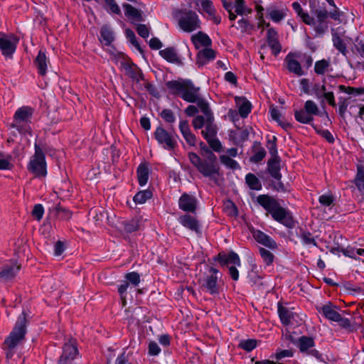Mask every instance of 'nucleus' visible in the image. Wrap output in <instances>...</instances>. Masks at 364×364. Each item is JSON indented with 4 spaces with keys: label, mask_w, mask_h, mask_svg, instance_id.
<instances>
[{
    "label": "nucleus",
    "mask_w": 364,
    "mask_h": 364,
    "mask_svg": "<svg viewBox=\"0 0 364 364\" xmlns=\"http://www.w3.org/2000/svg\"><path fill=\"white\" fill-rule=\"evenodd\" d=\"M354 45L357 52L364 58V38L357 37Z\"/></svg>",
    "instance_id": "obj_55"
},
{
    "label": "nucleus",
    "mask_w": 364,
    "mask_h": 364,
    "mask_svg": "<svg viewBox=\"0 0 364 364\" xmlns=\"http://www.w3.org/2000/svg\"><path fill=\"white\" fill-rule=\"evenodd\" d=\"M137 33L142 38H146L149 36V31L144 24H139L136 27Z\"/></svg>",
    "instance_id": "obj_63"
},
{
    "label": "nucleus",
    "mask_w": 364,
    "mask_h": 364,
    "mask_svg": "<svg viewBox=\"0 0 364 364\" xmlns=\"http://www.w3.org/2000/svg\"><path fill=\"white\" fill-rule=\"evenodd\" d=\"M318 22L325 23L328 16V12L325 9H316L314 13Z\"/></svg>",
    "instance_id": "obj_61"
},
{
    "label": "nucleus",
    "mask_w": 364,
    "mask_h": 364,
    "mask_svg": "<svg viewBox=\"0 0 364 364\" xmlns=\"http://www.w3.org/2000/svg\"><path fill=\"white\" fill-rule=\"evenodd\" d=\"M276 140V137L273 136L272 140L269 139L267 141V148L269 149V154L272 155V157H279L277 156Z\"/></svg>",
    "instance_id": "obj_58"
},
{
    "label": "nucleus",
    "mask_w": 364,
    "mask_h": 364,
    "mask_svg": "<svg viewBox=\"0 0 364 364\" xmlns=\"http://www.w3.org/2000/svg\"><path fill=\"white\" fill-rule=\"evenodd\" d=\"M103 7L109 14H121V9L115 0H103Z\"/></svg>",
    "instance_id": "obj_38"
},
{
    "label": "nucleus",
    "mask_w": 364,
    "mask_h": 364,
    "mask_svg": "<svg viewBox=\"0 0 364 364\" xmlns=\"http://www.w3.org/2000/svg\"><path fill=\"white\" fill-rule=\"evenodd\" d=\"M254 154L250 158V161L254 163L261 161L266 156V151L258 142H255L254 144Z\"/></svg>",
    "instance_id": "obj_35"
},
{
    "label": "nucleus",
    "mask_w": 364,
    "mask_h": 364,
    "mask_svg": "<svg viewBox=\"0 0 364 364\" xmlns=\"http://www.w3.org/2000/svg\"><path fill=\"white\" fill-rule=\"evenodd\" d=\"M314 128L317 134L324 138L328 143L333 144L334 143V137L333 134L328 129H323L321 128H318L317 127H314Z\"/></svg>",
    "instance_id": "obj_49"
},
{
    "label": "nucleus",
    "mask_w": 364,
    "mask_h": 364,
    "mask_svg": "<svg viewBox=\"0 0 364 364\" xmlns=\"http://www.w3.org/2000/svg\"><path fill=\"white\" fill-rule=\"evenodd\" d=\"M239 346L247 351H251L256 348L257 341L254 339L241 341Z\"/></svg>",
    "instance_id": "obj_51"
},
{
    "label": "nucleus",
    "mask_w": 364,
    "mask_h": 364,
    "mask_svg": "<svg viewBox=\"0 0 364 364\" xmlns=\"http://www.w3.org/2000/svg\"><path fill=\"white\" fill-rule=\"evenodd\" d=\"M199 6H200V8L197 9L200 14H203L205 13L208 18L216 24L220 23L221 18L220 16H215V9L210 0H200L199 1Z\"/></svg>",
    "instance_id": "obj_14"
},
{
    "label": "nucleus",
    "mask_w": 364,
    "mask_h": 364,
    "mask_svg": "<svg viewBox=\"0 0 364 364\" xmlns=\"http://www.w3.org/2000/svg\"><path fill=\"white\" fill-rule=\"evenodd\" d=\"M317 309L320 314L330 321H336L339 318L340 314L336 311V306L330 302L317 307Z\"/></svg>",
    "instance_id": "obj_21"
},
{
    "label": "nucleus",
    "mask_w": 364,
    "mask_h": 364,
    "mask_svg": "<svg viewBox=\"0 0 364 364\" xmlns=\"http://www.w3.org/2000/svg\"><path fill=\"white\" fill-rule=\"evenodd\" d=\"M151 196L152 193L150 191L145 190L139 191L134 196V201L136 203L143 204L147 200V199L151 198Z\"/></svg>",
    "instance_id": "obj_43"
},
{
    "label": "nucleus",
    "mask_w": 364,
    "mask_h": 364,
    "mask_svg": "<svg viewBox=\"0 0 364 364\" xmlns=\"http://www.w3.org/2000/svg\"><path fill=\"white\" fill-rule=\"evenodd\" d=\"M78 354L75 341H70L64 344L63 353L59 358L58 364H73L74 359Z\"/></svg>",
    "instance_id": "obj_12"
},
{
    "label": "nucleus",
    "mask_w": 364,
    "mask_h": 364,
    "mask_svg": "<svg viewBox=\"0 0 364 364\" xmlns=\"http://www.w3.org/2000/svg\"><path fill=\"white\" fill-rule=\"evenodd\" d=\"M253 237L258 242L269 249H277V242L269 235L261 230H257L253 232Z\"/></svg>",
    "instance_id": "obj_20"
},
{
    "label": "nucleus",
    "mask_w": 364,
    "mask_h": 364,
    "mask_svg": "<svg viewBox=\"0 0 364 364\" xmlns=\"http://www.w3.org/2000/svg\"><path fill=\"white\" fill-rule=\"evenodd\" d=\"M344 31H340V28L331 29L332 41L333 46L344 56L348 53L347 46L342 37Z\"/></svg>",
    "instance_id": "obj_17"
},
{
    "label": "nucleus",
    "mask_w": 364,
    "mask_h": 364,
    "mask_svg": "<svg viewBox=\"0 0 364 364\" xmlns=\"http://www.w3.org/2000/svg\"><path fill=\"white\" fill-rule=\"evenodd\" d=\"M318 202L322 206L330 207L333 204L334 197L332 195L323 194L319 196Z\"/></svg>",
    "instance_id": "obj_53"
},
{
    "label": "nucleus",
    "mask_w": 364,
    "mask_h": 364,
    "mask_svg": "<svg viewBox=\"0 0 364 364\" xmlns=\"http://www.w3.org/2000/svg\"><path fill=\"white\" fill-rule=\"evenodd\" d=\"M238 15H247L252 13V9L246 7L244 0H236L233 8Z\"/></svg>",
    "instance_id": "obj_42"
},
{
    "label": "nucleus",
    "mask_w": 364,
    "mask_h": 364,
    "mask_svg": "<svg viewBox=\"0 0 364 364\" xmlns=\"http://www.w3.org/2000/svg\"><path fill=\"white\" fill-rule=\"evenodd\" d=\"M245 181L248 187L252 190L259 191L262 188V183L253 173H247L245 176Z\"/></svg>",
    "instance_id": "obj_36"
},
{
    "label": "nucleus",
    "mask_w": 364,
    "mask_h": 364,
    "mask_svg": "<svg viewBox=\"0 0 364 364\" xmlns=\"http://www.w3.org/2000/svg\"><path fill=\"white\" fill-rule=\"evenodd\" d=\"M220 162L225 166H226L228 168L232 169H237L240 168L238 163L229 156L221 155L220 156Z\"/></svg>",
    "instance_id": "obj_44"
},
{
    "label": "nucleus",
    "mask_w": 364,
    "mask_h": 364,
    "mask_svg": "<svg viewBox=\"0 0 364 364\" xmlns=\"http://www.w3.org/2000/svg\"><path fill=\"white\" fill-rule=\"evenodd\" d=\"M235 103L239 106L240 114L242 117L245 118L247 117L249 113L251 112V104L243 97H235Z\"/></svg>",
    "instance_id": "obj_27"
},
{
    "label": "nucleus",
    "mask_w": 364,
    "mask_h": 364,
    "mask_svg": "<svg viewBox=\"0 0 364 364\" xmlns=\"http://www.w3.org/2000/svg\"><path fill=\"white\" fill-rule=\"evenodd\" d=\"M178 220L184 228L196 233L200 232V223L195 216L184 214L180 216Z\"/></svg>",
    "instance_id": "obj_16"
},
{
    "label": "nucleus",
    "mask_w": 364,
    "mask_h": 364,
    "mask_svg": "<svg viewBox=\"0 0 364 364\" xmlns=\"http://www.w3.org/2000/svg\"><path fill=\"white\" fill-rule=\"evenodd\" d=\"M259 252L260 256L262 258L263 261L267 265H269L273 262L274 256L270 251H269L263 247H260L259 249Z\"/></svg>",
    "instance_id": "obj_48"
},
{
    "label": "nucleus",
    "mask_w": 364,
    "mask_h": 364,
    "mask_svg": "<svg viewBox=\"0 0 364 364\" xmlns=\"http://www.w3.org/2000/svg\"><path fill=\"white\" fill-rule=\"evenodd\" d=\"M304 110L311 116L318 115L319 113L317 105L312 100H307L304 104Z\"/></svg>",
    "instance_id": "obj_47"
},
{
    "label": "nucleus",
    "mask_w": 364,
    "mask_h": 364,
    "mask_svg": "<svg viewBox=\"0 0 364 364\" xmlns=\"http://www.w3.org/2000/svg\"><path fill=\"white\" fill-rule=\"evenodd\" d=\"M267 41L268 46L272 49V53L275 56L277 55L281 50L282 46L278 41L277 32L272 28H269L267 33Z\"/></svg>",
    "instance_id": "obj_19"
},
{
    "label": "nucleus",
    "mask_w": 364,
    "mask_h": 364,
    "mask_svg": "<svg viewBox=\"0 0 364 364\" xmlns=\"http://www.w3.org/2000/svg\"><path fill=\"white\" fill-rule=\"evenodd\" d=\"M330 63L326 60H321L315 63L314 71L318 75H323L329 67Z\"/></svg>",
    "instance_id": "obj_46"
},
{
    "label": "nucleus",
    "mask_w": 364,
    "mask_h": 364,
    "mask_svg": "<svg viewBox=\"0 0 364 364\" xmlns=\"http://www.w3.org/2000/svg\"><path fill=\"white\" fill-rule=\"evenodd\" d=\"M161 352V348L159 345L154 342L151 341L149 344V353L151 355H157Z\"/></svg>",
    "instance_id": "obj_64"
},
{
    "label": "nucleus",
    "mask_w": 364,
    "mask_h": 364,
    "mask_svg": "<svg viewBox=\"0 0 364 364\" xmlns=\"http://www.w3.org/2000/svg\"><path fill=\"white\" fill-rule=\"evenodd\" d=\"M293 356V351L289 349L277 350L275 353V358L278 360H282L284 358H291Z\"/></svg>",
    "instance_id": "obj_60"
},
{
    "label": "nucleus",
    "mask_w": 364,
    "mask_h": 364,
    "mask_svg": "<svg viewBox=\"0 0 364 364\" xmlns=\"http://www.w3.org/2000/svg\"><path fill=\"white\" fill-rule=\"evenodd\" d=\"M44 208L41 204H36L34 205L32 210V215L37 220H40L43 215Z\"/></svg>",
    "instance_id": "obj_56"
},
{
    "label": "nucleus",
    "mask_w": 364,
    "mask_h": 364,
    "mask_svg": "<svg viewBox=\"0 0 364 364\" xmlns=\"http://www.w3.org/2000/svg\"><path fill=\"white\" fill-rule=\"evenodd\" d=\"M200 58H205L208 61L213 60L215 58V53L213 49L205 48L200 52Z\"/></svg>",
    "instance_id": "obj_57"
},
{
    "label": "nucleus",
    "mask_w": 364,
    "mask_h": 364,
    "mask_svg": "<svg viewBox=\"0 0 364 364\" xmlns=\"http://www.w3.org/2000/svg\"><path fill=\"white\" fill-rule=\"evenodd\" d=\"M130 286L132 285L125 279L122 282V284L118 286L117 290L122 299L125 300L127 291Z\"/></svg>",
    "instance_id": "obj_54"
},
{
    "label": "nucleus",
    "mask_w": 364,
    "mask_h": 364,
    "mask_svg": "<svg viewBox=\"0 0 364 364\" xmlns=\"http://www.w3.org/2000/svg\"><path fill=\"white\" fill-rule=\"evenodd\" d=\"M126 37L130 41V43L140 52L142 53L143 50L138 43L136 36L134 33L131 29L126 30Z\"/></svg>",
    "instance_id": "obj_50"
},
{
    "label": "nucleus",
    "mask_w": 364,
    "mask_h": 364,
    "mask_svg": "<svg viewBox=\"0 0 364 364\" xmlns=\"http://www.w3.org/2000/svg\"><path fill=\"white\" fill-rule=\"evenodd\" d=\"M267 11L271 20L278 23L286 17L288 9L287 8L277 9L273 7H269L267 9Z\"/></svg>",
    "instance_id": "obj_28"
},
{
    "label": "nucleus",
    "mask_w": 364,
    "mask_h": 364,
    "mask_svg": "<svg viewBox=\"0 0 364 364\" xmlns=\"http://www.w3.org/2000/svg\"><path fill=\"white\" fill-rule=\"evenodd\" d=\"M281 165L279 157H272L267 161V171L272 178L276 181H280L282 174L280 173Z\"/></svg>",
    "instance_id": "obj_23"
},
{
    "label": "nucleus",
    "mask_w": 364,
    "mask_h": 364,
    "mask_svg": "<svg viewBox=\"0 0 364 364\" xmlns=\"http://www.w3.org/2000/svg\"><path fill=\"white\" fill-rule=\"evenodd\" d=\"M154 135L157 142L166 149L173 150L177 144L176 135L168 132L162 127H158Z\"/></svg>",
    "instance_id": "obj_9"
},
{
    "label": "nucleus",
    "mask_w": 364,
    "mask_h": 364,
    "mask_svg": "<svg viewBox=\"0 0 364 364\" xmlns=\"http://www.w3.org/2000/svg\"><path fill=\"white\" fill-rule=\"evenodd\" d=\"M160 116L168 123H173L176 121V117L172 110L164 109L161 111Z\"/></svg>",
    "instance_id": "obj_52"
},
{
    "label": "nucleus",
    "mask_w": 364,
    "mask_h": 364,
    "mask_svg": "<svg viewBox=\"0 0 364 364\" xmlns=\"http://www.w3.org/2000/svg\"><path fill=\"white\" fill-rule=\"evenodd\" d=\"M200 111L203 113L205 118L213 117V114L210 108L209 104L202 97H200L196 102Z\"/></svg>",
    "instance_id": "obj_40"
},
{
    "label": "nucleus",
    "mask_w": 364,
    "mask_h": 364,
    "mask_svg": "<svg viewBox=\"0 0 364 364\" xmlns=\"http://www.w3.org/2000/svg\"><path fill=\"white\" fill-rule=\"evenodd\" d=\"M33 113V109L27 106L18 108L14 116V122L11 127L16 128L20 134H31L29 123Z\"/></svg>",
    "instance_id": "obj_8"
},
{
    "label": "nucleus",
    "mask_w": 364,
    "mask_h": 364,
    "mask_svg": "<svg viewBox=\"0 0 364 364\" xmlns=\"http://www.w3.org/2000/svg\"><path fill=\"white\" fill-rule=\"evenodd\" d=\"M278 314L281 322L285 326L292 325L294 324V321H296V323L299 322L297 320L299 316L291 309L280 304H278Z\"/></svg>",
    "instance_id": "obj_15"
},
{
    "label": "nucleus",
    "mask_w": 364,
    "mask_h": 364,
    "mask_svg": "<svg viewBox=\"0 0 364 364\" xmlns=\"http://www.w3.org/2000/svg\"><path fill=\"white\" fill-rule=\"evenodd\" d=\"M36 66L41 75H45L47 71V58L44 52L40 50L35 60Z\"/></svg>",
    "instance_id": "obj_31"
},
{
    "label": "nucleus",
    "mask_w": 364,
    "mask_h": 364,
    "mask_svg": "<svg viewBox=\"0 0 364 364\" xmlns=\"http://www.w3.org/2000/svg\"><path fill=\"white\" fill-rule=\"evenodd\" d=\"M99 40L105 46H109L114 41V32L109 26L104 25L101 27Z\"/></svg>",
    "instance_id": "obj_26"
},
{
    "label": "nucleus",
    "mask_w": 364,
    "mask_h": 364,
    "mask_svg": "<svg viewBox=\"0 0 364 364\" xmlns=\"http://www.w3.org/2000/svg\"><path fill=\"white\" fill-rule=\"evenodd\" d=\"M197 203L198 200L196 197L186 193H183L178 200L179 208L187 213H195Z\"/></svg>",
    "instance_id": "obj_13"
},
{
    "label": "nucleus",
    "mask_w": 364,
    "mask_h": 364,
    "mask_svg": "<svg viewBox=\"0 0 364 364\" xmlns=\"http://www.w3.org/2000/svg\"><path fill=\"white\" fill-rule=\"evenodd\" d=\"M200 147L207 154V159L202 160L196 154L193 152L188 154V159L203 176L208 177L215 183H218V177L220 176V166L217 162V157L205 143L200 142Z\"/></svg>",
    "instance_id": "obj_1"
},
{
    "label": "nucleus",
    "mask_w": 364,
    "mask_h": 364,
    "mask_svg": "<svg viewBox=\"0 0 364 364\" xmlns=\"http://www.w3.org/2000/svg\"><path fill=\"white\" fill-rule=\"evenodd\" d=\"M123 7L125 9V15L129 17L132 21H143L144 18L141 11L134 8L130 4H124Z\"/></svg>",
    "instance_id": "obj_30"
},
{
    "label": "nucleus",
    "mask_w": 364,
    "mask_h": 364,
    "mask_svg": "<svg viewBox=\"0 0 364 364\" xmlns=\"http://www.w3.org/2000/svg\"><path fill=\"white\" fill-rule=\"evenodd\" d=\"M242 32H250L253 29V26L245 18H242L237 22Z\"/></svg>",
    "instance_id": "obj_59"
},
{
    "label": "nucleus",
    "mask_w": 364,
    "mask_h": 364,
    "mask_svg": "<svg viewBox=\"0 0 364 364\" xmlns=\"http://www.w3.org/2000/svg\"><path fill=\"white\" fill-rule=\"evenodd\" d=\"M20 268L21 266L16 263L4 266L1 271H0V282H6L12 279L14 277H16Z\"/></svg>",
    "instance_id": "obj_22"
},
{
    "label": "nucleus",
    "mask_w": 364,
    "mask_h": 364,
    "mask_svg": "<svg viewBox=\"0 0 364 364\" xmlns=\"http://www.w3.org/2000/svg\"><path fill=\"white\" fill-rule=\"evenodd\" d=\"M257 202L269 214L272 218L285 225L291 228L294 222L290 212L281 206L279 203L272 196L267 194L259 195L257 198Z\"/></svg>",
    "instance_id": "obj_3"
},
{
    "label": "nucleus",
    "mask_w": 364,
    "mask_h": 364,
    "mask_svg": "<svg viewBox=\"0 0 364 364\" xmlns=\"http://www.w3.org/2000/svg\"><path fill=\"white\" fill-rule=\"evenodd\" d=\"M124 279L134 287H137L141 281L139 274L136 272L127 273Z\"/></svg>",
    "instance_id": "obj_45"
},
{
    "label": "nucleus",
    "mask_w": 364,
    "mask_h": 364,
    "mask_svg": "<svg viewBox=\"0 0 364 364\" xmlns=\"http://www.w3.org/2000/svg\"><path fill=\"white\" fill-rule=\"evenodd\" d=\"M139 184L144 186L149 180V171L146 164H140L136 170Z\"/></svg>",
    "instance_id": "obj_29"
},
{
    "label": "nucleus",
    "mask_w": 364,
    "mask_h": 364,
    "mask_svg": "<svg viewBox=\"0 0 364 364\" xmlns=\"http://www.w3.org/2000/svg\"><path fill=\"white\" fill-rule=\"evenodd\" d=\"M35 153L30 158L27 168L37 178H45L47 175V164L42 148L35 144Z\"/></svg>",
    "instance_id": "obj_6"
},
{
    "label": "nucleus",
    "mask_w": 364,
    "mask_h": 364,
    "mask_svg": "<svg viewBox=\"0 0 364 364\" xmlns=\"http://www.w3.org/2000/svg\"><path fill=\"white\" fill-rule=\"evenodd\" d=\"M13 161L11 155L0 151V170H11L14 166Z\"/></svg>",
    "instance_id": "obj_34"
},
{
    "label": "nucleus",
    "mask_w": 364,
    "mask_h": 364,
    "mask_svg": "<svg viewBox=\"0 0 364 364\" xmlns=\"http://www.w3.org/2000/svg\"><path fill=\"white\" fill-rule=\"evenodd\" d=\"M191 41L197 49L202 46L208 47L210 46L212 43L209 36L201 31H199L198 33L193 35L191 36Z\"/></svg>",
    "instance_id": "obj_25"
},
{
    "label": "nucleus",
    "mask_w": 364,
    "mask_h": 364,
    "mask_svg": "<svg viewBox=\"0 0 364 364\" xmlns=\"http://www.w3.org/2000/svg\"><path fill=\"white\" fill-rule=\"evenodd\" d=\"M218 273V269L214 267H210L208 274L200 281L201 289L212 295L217 294L219 292Z\"/></svg>",
    "instance_id": "obj_10"
},
{
    "label": "nucleus",
    "mask_w": 364,
    "mask_h": 364,
    "mask_svg": "<svg viewBox=\"0 0 364 364\" xmlns=\"http://www.w3.org/2000/svg\"><path fill=\"white\" fill-rule=\"evenodd\" d=\"M175 16L178 18L179 28L184 32L191 33L200 28L199 17L192 10H177Z\"/></svg>",
    "instance_id": "obj_7"
},
{
    "label": "nucleus",
    "mask_w": 364,
    "mask_h": 364,
    "mask_svg": "<svg viewBox=\"0 0 364 364\" xmlns=\"http://www.w3.org/2000/svg\"><path fill=\"white\" fill-rule=\"evenodd\" d=\"M0 50L6 58H11L16 51L18 38L14 35L0 33Z\"/></svg>",
    "instance_id": "obj_11"
},
{
    "label": "nucleus",
    "mask_w": 364,
    "mask_h": 364,
    "mask_svg": "<svg viewBox=\"0 0 364 364\" xmlns=\"http://www.w3.org/2000/svg\"><path fill=\"white\" fill-rule=\"evenodd\" d=\"M214 121V117L205 118L202 115H198L193 119L192 124L196 129L204 127L205 129L201 131L203 136L214 151L220 152L222 151V144L216 137L218 127Z\"/></svg>",
    "instance_id": "obj_4"
},
{
    "label": "nucleus",
    "mask_w": 364,
    "mask_h": 364,
    "mask_svg": "<svg viewBox=\"0 0 364 364\" xmlns=\"http://www.w3.org/2000/svg\"><path fill=\"white\" fill-rule=\"evenodd\" d=\"M296 57V54L291 53H289L286 56L284 61L287 64V68L289 72L293 73L298 76L304 75L305 73L303 70L300 63L295 58Z\"/></svg>",
    "instance_id": "obj_18"
},
{
    "label": "nucleus",
    "mask_w": 364,
    "mask_h": 364,
    "mask_svg": "<svg viewBox=\"0 0 364 364\" xmlns=\"http://www.w3.org/2000/svg\"><path fill=\"white\" fill-rule=\"evenodd\" d=\"M179 129L186 141L190 146H195L196 144V136L191 132L187 120L180 121Z\"/></svg>",
    "instance_id": "obj_24"
},
{
    "label": "nucleus",
    "mask_w": 364,
    "mask_h": 364,
    "mask_svg": "<svg viewBox=\"0 0 364 364\" xmlns=\"http://www.w3.org/2000/svg\"><path fill=\"white\" fill-rule=\"evenodd\" d=\"M294 117L297 122L302 124H310L314 119L313 117L304 109L296 110L294 112Z\"/></svg>",
    "instance_id": "obj_39"
},
{
    "label": "nucleus",
    "mask_w": 364,
    "mask_h": 364,
    "mask_svg": "<svg viewBox=\"0 0 364 364\" xmlns=\"http://www.w3.org/2000/svg\"><path fill=\"white\" fill-rule=\"evenodd\" d=\"M356 249L354 247H347L346 248H341V252L346 256L351 257V258H356Z\"/></svg>",
    "instance_id": "obj_62"
},
{
    "label": "nucleus",
    "mask_w": 364,
    "mask_h": 364,
    "mask_svg": "<svg viewBox=\"0 0 364 364\" xmlns=\"http://www.w3.org/2000/svg\"><path fill=\"white\" fill-rule=\"evenodd\" d=\"M314 346V341L311 337L301 336L299 339V348L301 352H308Z\"/></svg>",
    "instance_id": "obj_37"
},
{
    "label": "nucleus",
    "mask_w": 364,
    "mask_h": 364,
    "mask_svg": "<svg viewBox=\"0 0 364 364\" xmlns=\"http://www.w3.org/2000/svg\"><path fill=\"white\" fill-rule=\"evenodd\" d=\"M298 237L300 238L301 243L305 246H315L317 247L318 244L313 237L312 234L306 230L302 229L297 233Z\"/></svg>",
    "instance_id": "obj_33"
},
{
    "label": "nucleus",
    "mask_w": 364,
    "mask_h": 364,
    "mask_svg": "<svg viewBox=\"0 0 364 364\" xmlns=\"http://www.w3.org/2000/svg\"><path fill=\"white\" fill-rule=\"evenodd\" d=\"M28 315L25 311H23L18 316L12 331L3 343L2 348L5 350L7 360L12 358L15 353V348L25 341L27 332L26 325L28 322Z\"/></svg>",
    "instance_id": "obj_2"
},
{
    "label": "nucleus",
    "mask_w": 364,
    "mask_h": 364,
    "mask_svg": "<svg viewBox=\"0 0 364 364\" xmlns=\"http://www.w3.org/2000/svg\"><path fill=\"white\" fill-rule=\"evenodd\" d=\"M171 95H179L183 100L196 103L200 97L199 87H196L191 80H170L166 82Z\"/></svg>",
    "instance_id": "obj_5"
},
{
    "label": "nucleus",
    "mask_w": 364,
    "mask_h": 364,
    "mask_svg": "<svg viewBox=\"0 0 364 364\" xmlns=\"http://www.w3.org/2000/svg\"><path fill=\"white\" fill-rule=\"evenodd\" d=\"M141 221L139 218H132L124 224V230L127 232H133L140 229Z\"/></svg>",
    "instance_id": "obj_41"
},
{
    "label": "nucleus",
    "mask_w": 364,
    "mask_h": 364,
    "mask_svg": "<svg viewBox=\"0 0 364 364\" xmlns=\"http://www.w3.org/2000/svg\"><path fill=\"white\" fill-rule=\"evenodd\" d=\"M159 54L169 63H178L180 62V59L176 49L173 47H168L160 50Z\"/></svg>",
    "instance_id": "obj_32"
}]
</instances>
